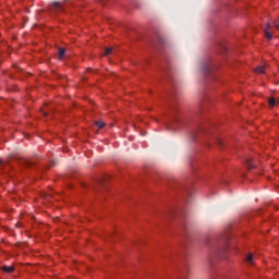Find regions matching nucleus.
I'll list each match as a JSON object with an SVG mask.
<instances>
[{"instance_id":"obj_1","label":"nucleus","mask_w":279,"mask_h":279,"mask_svg":"<svg viewBox=\"0 0 279 279\" xmlns=\"http://www.w3.org/2000/svg\"><path fill=\"white\" fill-rule=\"evenodd\" d=\"M270 27H271V25L267 24L266 28H265V36H266L267 40H271V38H274V36L271 35V32L269 31Z\"/></svg>"},{"instance_id":"obj_2","label":"nucleus","mask_w":279,"mask_h":279,"mask_svg":"<svg viewBox=\"0 0 279 279\" xmlns=\"http://www.w3.org/2000/svg\"><path fill=\"white\" fill-rule=\"evenodd\" d=\"M266 68H267L266 64L259 65V66L255 68L254 72H255V73H265V69H266Z\"/></svg>"},{"instance_id":"obj_3","label":"nucleus","mask_w":279,"mask_h":279,"mask_svg":"<svg viewBox=\"0 0 279 279\" xmlns=\"http://www.w3.org/2000/svg\"><path fill=\"white\" fill-rule=\"evenodd\" d=\"M2 271H5V274H12V271H14V267H12V266H4L2 268Z\"/></svg>"},{"instance_id":"obj_4","label":"nucleus","mask_w":279,"mask_h":279,"mask_svg":"<svg viewBox=\"0 0 279 279\" xmlns=\"http://www.w3.org/2000/svg\"><path fill=\"white\" fill-rule=\"evenodd\" d=\"M64 53H66V50L64 48L59 49V60H62L64 58Z\"/></svg>"},{"instance_id":"obj_5","label":"nucleus","mask_w":279,"mask_h":279,"mask_svg":"<svg viewBox=\"0 0 279 279\" xmlns=\"http://www.w3.org/2000/svg\"><path fill=\"white\" fill-rule=\"evenodd\" d=\"M95 125H97V128H98L99 130H101V129L106 128V122H104V121L95 122Z\"/></svg>"},{"instance_id":"obj_6","label":"nucleus","mask_w":279,"mask_h":279,"mask_svg":"<svg viewBox=\"0 0 279 279\" xmlns=\"http://www.w3.org/2000/svg\"><path fill=\"white\" fill-rule=\"evenodd\" d=\"M246 263H250V265H252V263H254V255L248 254V255L246 256Z\"/></svg>"},{"instance_id":"obj_7","label":"nucleus","mask_w":279,"mask_h":279,"mask_svg":"<svg viewBox=\"0 0 279 279\" xmlns=\"http://www.w3.org/2000/svg\"><path fill=\"white\" fill-rule=\"evenodd\" d=\"M268 104H269V106H271V107L276 106V99H275V98H270V99L268 100Z\"/></svg>"},{"instance_id":"obj_8","label":"nucleus","mask_w":279,"mask_h":279,"mask_svg":"<svg viewBox=\"0 0 279 279\" xmlns=\"http://www.w3.org/2000/svg\"><path fill=\"white\" fill-rule=\"evenodd\" d=\"M110 53H112V48H106L105 56H110Z\"/></svg>"},{"instance_id":"obj_9","label":"nucleus","mask_w":279,"mask_h":279,"mask_svg":"<svg viewBox=\"0 0 279 279\" xmlns=\"http://www.w3.org/2000/svg\"><path fill=\"white\" fill-rule=\"evenodd\" d=\"M53 5H54V8H58L59 3H58V2H54Z\"/></svg>"}]
</instances>
